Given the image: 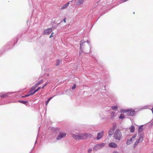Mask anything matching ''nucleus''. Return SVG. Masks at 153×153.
<instances>
[{
	"label": "nucleus",
	"mask_w": 153,
	"mask_h": 153,
	"mask_svg": "<svg viewBox=\"0 0 153 153\" xmlns=\"http://www.w3.org/2000/svg\"><path fill=\"white\" fill-rule=\"evenodd\" d=\"M72 134V137L76 140H79L83 139H85L88 137L89 136L90 134L88 133H79L78 132H74Z\"/></svg>",
	"instance_id": "obj_1"
},
{
	"label": "nucleus",
	"mask_w": 153,
	"mask_h": 153,
	"mask_svg": "<svg viewBox=\"0 0 153 153\" xmlns=\"http://www.w3.org/2000/svg\"><path fill=\"white\" fill-rule=\"evenodd\" d=\"M89 43L88 40L84 41V40H82L80 42V48L79 54H81L83 52L85 51V46L88 47L89 46Z\"/></svg>",
	"instance_id": "obj_2"
},
{
	"label": "nucleus",
	"mask_w": 153,
	"mask_h": 153,
	"mask_svg": "<svg viewBox=\"0 0 153 153\" xmlns=\"http://www.w3.org/2000/svg\"><path fill=\"white\" fill-rule=\"evenodd\" d=\"M47 84L46 83L44 85L42 88L39 87L36 89L33 88V87H31L30 90L29 91L28 94H26L25 96H31L34 94L35 93L37 92L40 88H43L45 86L47 85Z\"/></svg>",
	"instance_id": "obj_3"
},
{
	"label": "nucleus",
	"mask_w": 153,
	"mask_h": 153,
	"mask_svg": "<svg viewBox=\"0 0 153 153\" xmlns=\"http://www.w3.org/2000/svg\"><path fill=\"white\" fill-rule=\"evenodd\" d=\"M122 134L121 131L119 129H117L115 131L114 137L116 140H120L122 137Z\"/></svg>",
	"instance_id": "obj_4"
},
{
	"label": "nucleus",
	"mask_w": 153,
	"mask_h": 153,
	"mask_svg": "<svg viewBox=\"0 0 153 153\" xmlns=\"http://www.w3.org/2000/svg\"><path fill=\"white\" fill-rule=\"evenodd\" d=\"M105 143H101L95 145L93 147V149L95 151H97L101 149L105 146Z\"/></svg>",
	"instance_id": "obj_5"
},
{
	"label": "nucleus",
	"mask_w": 153,
	"mask_h": 153,
	"mask_svg": "<svg viewBox=\"0 0 153 153\" xmlns=\"http://www.w3.org/2000/svg\"><path fill=\"white\" fill-rule=\"evenodd\" d=\"M144 134H140L139 136V138L135 141L134 145V147L135 148L139 143L142 142L143 140Z\"/></svg>",
	"instance_id": "obj_6"
},
{
	"label": "nucleus",
	"mask_w": 153,
	"mask_h": 153,
	"mask_svg": "<svg viewBox=\"0 0 153 153\" xmlns=\"http://www.w3.org/2000/svg\"><path fill=\"white\" fill-rule=\"evenodd\" d=\"M67 134L65 132H60L59 133V134L57 135L56 139L57 140H60L62 138L66 136Z\"/></svg>",
	"instance_id": "obj_7"
},
{
	"label": "nucleus",
	"mask_w": 153,
	"mask_h": 153,
	"mask_svg": "<svg viewBox=\"0 0 153 153\" xmlns=\"http://www.w3.org/2000/svg\"><path fill=\"white\" fill-rule=\"evenodd\" d=\"M101 88L102 90H105V86H103L102 84L97 83L95 85L94 89H97V90Z\"/></svg>",
	"instance_id": "obj_8"
},
{
	"label": "nucleus",
	"mask_w": 153,
	"mask_h": 153,
	"mask_svg": "<svg viewBox=\"0 0 153 153\" xmlns=\"http://www.w3.org/2000/svg\"><path fill=\"white\" fill-rule=\"evenodd\" d=\"M116 125L115 124H114L109 129L108 134L109 135H112L113 134L114 130L116 128Z\"/></svg>",
	"instance_id": "obj_9"
},
{
	"label": "nucleus",
	"mask_w": 153,
	"mask_h": 153,
	"mask_svg": "<svg viewBox=\"0 0 153 153\" xmlns=\"http://www.w3.org/2000/svg\"><path fill=\"white\" fill-rule=\"evenodd\" d=\"M17 42V38H15L13 39L12 41L8 42L7 45L8 46H13Z\"/></svg>",
	"instance_id": "obj_10"
},
{
	"label": "nucleus",
	"mask_w": 153,
	"mask_h": 153,
	"mask_svg": "<svg viewBox=\"0 0 153 153\" xmlns=\"http://www.w3.org/2000/svg\"><path fill=\"white\" fill-rule=\"evenodd\" d=\"M104 134V131H103L98 132L97 134V139L98 140L101 139L103 137Z\"/></svg>",
	"instance_id": "obj_11"
},
{
	"label": "nucleus",
	"mask_w": 153,
	"mask_h": 153,
	"mask_svg": "<svg viewBox=\"0 0 153 153\" xmlns=\"http://www.w3.org/2000/svg\"><path fill=\"white\" fill-rule=\"evenodd\" d=\"M52 29L51 28H48L45 30L43 32V34L45 35H47L51 33Z\"/></svg>",
	"instance_id": "obj_12"
},
{
	"label": "nucleus",
	"mask_w": 153,
	"mask_h": 153,
	"mask_svg": "<svg viewBox=\"0 0 153 153\" xmlns=\"http://www.w3.org/2000/svg\"><path fill=\"white\" fill-rule=\"evenodd\" d=\"M108 145L110 147L113 148H116L117 146V144L113 142L109 143Z\"/></svg>",
	"instance_id": "obj_13"
},
{
	"label": "nucleus",
	"mask_w": 153,
	"mask_h": 153,
	"mask_svg": "<svg viewBox=\"0 0 153 153\" xmlns=\"http://www.w3.org/2000/svg\"><path fill=\"white\" fill-rule=\"evenodd\" d=\"M84 0H76V5L77 6L83 4Z\"/></svg>",
	"instance_id": "obj_14"
},
{
	"label": "nucleus",
	"mask_w": 153,
	"mask_h": 153,
	"mask_svg": "<svg viewBox=\"0 0 153 153\" xmlns=\"http://www.w3.org/2000/svg\"><path fill=\"white\" fill-rule=\"evenodd\" d=\"M135 114V111L134 110H132V109H131V111L128 112V113H127V115L129 116H133Z\"/></svg>",
	"instance_id": "obj_15"
},
{
	"label": "nucleus",
	"mask_w": 153,
	"mask_h": 153,
	"mask_svg": "<svg viewBox=\"0 0 153 153\" xmlns=\"http://www.w3.org/2000/svg\"><path fill=\"white\" fill-rule=\"evenodd\" d=\"M131 108L127 109H121L120 110V111L121 113H125L128 112L130 111H131Z\"/></svg>",
	"instance_id": "obj_16"
},
{
	"label": "nucleus",
	"mask_w": 153,
	"mask_h": 153,
	"mask_svg": "<svg viewBox=\"0 0 153 153\" xmlns=\"http://www.w3.org/2000/svg\"><path fill=\"white\" fill-rule=\"evenodd\" d=\"M16 92H9L8 93H7L6 94H3L2 93L1 94H0V96H7L8 95H13L14 93H16Z\"/></svg>",
	"instance_id": "obj_17"
},
{
	"label": "nucleus",
	"mask_w": 153,
	"mask_h": 153,
	"mask_svg": "<svg viewBox=\"0 0 153 153\" xmlns=\"http://www.w3.org/2000/svg\"><path fill=\"white\" fill-rule=\"evenodd\" d=\"M69 4V3L68 2L66 4L63 5L62 7H61V9L63 10L65 9L67 7H68Z\"/></svg>",
	"instance_id": "obj_18"
},
{
	"label": "nucleus",
	"mask_w": 153,
	"mask_h": 153,
	"mask_svg": "<svg viewBox=\"0 0 153 153\" xmlns=\"http://www.w3.org/2000/svg\"><path fill=\"white\" fill-rule=\"evenodd\" d=\"M111 117V119L115 117L116 116V115L115 112L113 111L110 114Z\"/></svg>",
	"instance_id": "obj_19"
},
{
	"label": "nucleus",
	"mask_w": 153,
	"mask_h": 153,
	"mask_svg": "<svg viewBox=\"0 0 153 153\" xmlns=\"http://www.w3.org/2000/svg\"><path fill=\"white\" fill-rule=\"evenodd\" d=\"M133 140L130 139H128L127 141L126 144L127 145H129L131 144Z\"/></svg>",
	"instance_id": "obj_20"
},
{
	"label": "nucleus",
	"mask_w": 153,
	"mask_h": 153,
	"mask_svg": "<svg viewBox=\"0 0 153 153\" xmlns=\"http://www.w3.org/2000/svg\"><path fill=\"white\" fill-rule=\"evenodd\" d=\"M130 131L131 132H133L134 131V126L132 125L130 128Z\"/></svg>",
	"instance_id": "obj_21"
},
{
	"label": "nucleus",
	"mask_w": 153,
	"mask_h": 153,
	"mask_svg": "<svg viewBox=\"0 0 153 153\" xmlns=\"http://www.w3.org/2000/svg\"><path fill=\"white\" fill-rule=\"evenodd\" d=\"M125 118V116L124 114H121L120 115L119 117V118L120 119H122L123 120Z\"/></svg>",
	"instance_id": "obj_22"
},
{
	"label": "nucleus",
	"mask_w": 153,
	"mask_h": 153,
	"mask_svg": "<svg viewBox=\"0 0 153 153\" xmlns=\"http://www.w3.org/2000/svg\"><path fill=\"white\" fill-rule=\"evenodd\" d=\"M118 107L117 106H114L111 107V108L114 110H116L117 109Z\"/></svg>",
	"instance_id": "obj_23"
},
{
	"label": "nucleus",
	"mask_w": 153,
	"mask_h": 153,
	"mask_svg": "<svg viewBox=\"0 0 153 153\" xmlns=\"http://www.w3.org/2000/svg\"><path fill=\"white\" fill-rule=\"evenodd\" d=\"M52 97H51L49 99H48V100L46 102H45V105H47L48 104V103L49 102V101L52 98Z\"/></svg>",
	"instance_id": "obj_24"
},
{
	"label": "nucleus",
	"mask_w": 153,
	"mask_h": 153,
	"mask_svg": "<svg viewBox=\"0 0 153 153\" xmlns=\"http://www.w3.org/2000/svg\"><path fill=\"white\" fill-rule=\"evenodd\" d=\"M143 127L142 126H140L138 129V132H141L143 130Z\"/></svg>",
	"instance_id": "obj_25"
},
{
	"label": "nucleus",
	"mask_w": 153,
	"mask_h": 153,
	"mask_svg": "<svg viewBox=\"0 0 153 153\" xmlns=\"http://www.w3.org/2000/svg\"><path fill=\"white\" fill-rule=\"evenodd\" d=\"M19 102L22 103H23L25 104L26 105V104L27 103V102L25 101H18Z\"/></svg>",
	"instance_id": "obj_26"
},
{
	"label": "nucleus",
	"mask_w": 153,
	"mask_h": 153,
	"mask_svg": "<svg viewBox=\"0 0 153 153\" xmlns=\"http://www.w3.org/2000/svg\"><path fill=\"white\" fill-rule=\"evenodd\" d=\"M43 80L42 79L41 80L38 81L37 83L38 84V85H39L42 83L43 82Z\"/></svg>",
	"instance_id": "obj_27"
},
{
	"label": "nucleus",
	"mask_w": 153,
	"mask_h": 153,
	"mask_svg": "<svg viewBox=\"0 0 153 153\" xmlns=\"http://www.w3.org/2000/svg\"><path fill=\"white\" fill-rule=\"evenodd\" d=\"M76 88V84H74L73 85V86L71 87V89L72 90H74Z\"/></svg>",
	"instance_id": "obj_28"
},
{
	"label": "nucleus",
	"mask_w": 153,
	"mask_h": 153,
	"mask_svg": "<svg viewBox=\"0 0 153 153\" xmlns=\"http://www.w3.org/2000/svg\"><path fill=\"white\" fill-rule=\"evenodd\" d=\"M60 62V61L59 59H58L56 64V66H58L59 65Z\"/></svg>",
	"instance_id": "obj_29"
},
{
	"label": "nucleus",
	"mask_w": 153,
	"mask_h": 153,
	"mask_svg": "<svg viewBox=\"0 0 153 153\" xmlns=\"http://www.w3.org/2000/svg\"><path fill=\"white\" fill-rule=\"evenodd\" d=\"M38 85V84L36 83L34 86H33L32 87H33V88L35 89V88L37 87Z\"/></svg>",
	"instance_id": "obj_30"
},
{
	"label": "nucleus",
	"mask_w": 153,
	"mask_h": 153,
	"mask_svg": "<svg viewBox=\"0 0 153 153\" xmlns=\"http://www.w3.org/2000/svg\"><path fill=\"white\" fill-rule=\"evenodd\" d=\"M148 108V106H144L142 108H141L140 109H146V108Z\"/></svg>",
	"instance_id": "obj_31"
},
{
	"label": "nucleus",
	"mask_w": 153,
	"mask_h": 153,
	"mask_svg": "<svg viewBox=\"0 0 153 153\" xmlns=\"http://www.w3.org/2000/svg\"><path fill=\"white\" fill-rule=\"evenodd\" d=\"M92 151V149H88V151H87V152H88V153H91Z\"/></svg>",
	"instance_id": "obj_32"
},
{
	"label": "nucleus",
	"mask_w": 153,
	"mask_h": 153,
	"mask_svg": "<svg viewBox=\"0 0 153 153\" xmlns=\"http://www.w3.org/2000/svg\"><path fill=\"white\" fill-rule=\"evenodd\" d=\"M137 134H136L134 135V136L133 137V138L135 139V138L137 137Z\"/></svg>",
	"instance_id": "obj_33"
},
{
	"label": "nucleus",
	"mask_w": 153,
	"mask_h": 153,
	"mask_svg": "<svg viewBox=\"0 0 153 153\" xmlns=\"http://www.w3.org/2000/svg\"><path fill=\"white\" fill-rule=\"evenodd\" d=\"M112 153H119L118 152L116 151H114L112 152Z\"/></svg>",
	"instance_id": "obj_34"
},
{
	"label": "nucleus",
	"mask_w": 153,
	"mask_h": 153,
	"mask_svg": "<svg viewBox=\"0 0 153 153\" xmlns=\"http://www.w3.org/2000/svg\"><path fill=\"white\" fill-rule=\"evenodd\" d=\"M53 33H52V34H51V35H50V38H51V37H53Z\"/></svg>",
	"instance_id": "obj_35"
},
{
	"label": "nucleus",
	"mask_w": 153,
	"mask_h": 153,
	"mask_svg": "<svg viewBox=\"0 0 153 153\" xmlns=\"http://www.w3.org/2000/svg\"><path fill=\"white\" fill-rule=\"evenodd\" d=\"M63 21L65 23L66 22V20H65V19H64L63 20Z\"/></svg>",
	"instance_id": "obj_36"
},
{
	"label": "nucleus",
	"mask_w": 153,
	"mask_h": 153,
	"mask_svg": "<svg viewBox=\"0 0 153 153\" xmlns=\"http://www.w3.org/2000/svg\"><path fill=\"white\" fill-rule=\"evenodd\" d=\"M133 141L134 140V139L133 138V137L131 138Z\"/></svg>",
	"instance_id": "obj_37"
},
{
	"label": "nucleus",
	"mask_w": 153,
	"mask_h": 153,
	"mask_svg": "<svg viewBox=\"0 0 153 153\" xmlns=\"http://www.w3.org/2000/svg\"><path fill=\"white\" fill-rule=\"evenodd\" d=\"M93 58H94V59H95V60H97V59L95 58L94 57H93Z\"/></svg>",
	"instance_id": "obj_38"
},
{
	"label": "nucleus",
	"mask_w": 153,
	"mask_h": 153,
	"mask_svg": "<svg viewBox=\"0 0 153 153\" xmlns=\"http://www.w3.org/2000/svg\"><path fill=\"white\" fill-rule=\"evenodd\" d=\"M62 22L61 21V22H60V23H61Z\"/></svg>",
	"instance_id": "obj_39"
},
{
	"label": "nucleus",
	"mask_w": 153,
	"mask_h": 153,
	"mask_svg": "<svg viewBox=\"0 0 153 153\" xmlns=\"http://www.w3.org/2000/svg\"><path fill=\"white\" fill-rule=\"evenodd\" d=\"M85 53H86V52H85Z\"/></svg>",
	"instance_id": "obj_40"
},
{
	"label": "nucleus",
	"mask_w": 153,
	"mask_h": 153,
	"mask_svg": "<svg viewBox=\"0 0 153 153\" xmlns=\"http://www.w3.org/2000/svg\"><path fill=\"white\" fill-rule=\"evenodd\" d=\"M152 123H153V121H152Z\"/></svg>",
	"instance_id": "obj_41"
}]
</instances>
